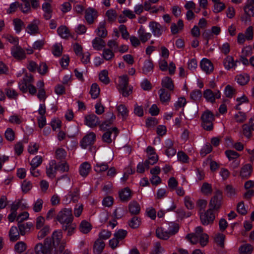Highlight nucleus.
I'll list each match as a JSON object with an SVG mask.
<instances>
[{
    "instance_id": "47",
    "label": "nucleus",
    "mask_w": 254,
    "mask_h": 254,
    "mask_svg": "<svg viewBox=\"0 0 254 254\" xmlns=\"http://www.w3.org/2000/svg\"><path fill=\"white\" fill-rule=\"evenodd\" d=\"M141 223L140 218L137 216L133 217L131 219L128 221V225L132 229L138 228Z\"/></svg>"
},
{
    "instance_id": "16",
    "label": "nucleus",
    "mask_w": 254,
    "mask_h": 254,
    "mask_svg": "<svg viewBox=\"0 0 254 254\" xmlns=\"http://www.w3.org/2000/svg\"><path fill=\"white\" fill-rule=\"evenodd\" d=\"M200 65L202 70L206 74L210 73L214 69L212 63L207 59H203L200 62Z\"/></svg>"
},
{
    "instance_id": "43",
    "label": "nucleus",
    "mask_w": 254,
    "mask_h": 254,
    "mask_svg": "<svg viewBox=\"0 0 254 254\" xmlns=\"http://www.w3.org/2000/svg\"><path fill=\"white\" fill-rule=\"evenodd\" d=\"M241 254H251L253 250V246L249 244L241 246L239 249Z\"/></svg>"
},
{
    "instance_id": "39",
    "label": "nucleus",
    "mask_w": 254,
    "mask_h": 254,
    "mask_svg": "<svg viewBox=\"0 0 254 254\" xmlns=\"http://www.w3.org/2000/svg\"><path fill=\"white\" fill-rule=\"evenodd\" d=\"M236 80L238 84L241 85H244L250 80V76L246 73L240 74L236 77Z\"/></svg>"
},
{
    "instance_id": "12",
    "label": "nucleus",
    "mask_w": 254,
    "mask_h": 254,
    "mask_svg": "<svg viewBox=\"0 0 254 254\" xmlns=\"http://www.w3.org/2000/svg\"><path fill=\"white\" fill-rule=\"evenodd\" d=\"M203 97L207 101L214 103L216 99H219L220 98L221 93L218 90H216L213 92L210 89H206L203 92Z\"/></svg>"
},
{
    "instance_id": "7",
    "label": "nucleus",
    "mask_w": 254,
    "mask_h": 254,
    "mask_svg": "<svg viewBox=\"0 0 254 254\" xmlns=\"http://www.w3.org/2000/svg\"><path fill=\"white\" fill-rule=\"evenodd\" d=\"M201 223L203 225H208L213 222L215 215L211 209H208L205 212H199Z\"/></svg>"
},
{
    "instance_id": "35",
    "label": "nucleus",
    "mask_w": 254,
    "mask_h": 254,
    "mask_svg": "<svg viewBox=\"0 0 254 254\" xmlns=\"http://www.w3.org/2000/svg\"><path fill=\"white\" fill-rule=\"evenodd\" d=\"M76 225L74 223H71L69 224L62 227L63 230L67 231V236L70 237L73 235L76 231Z\"/></svg>"
},
{
    "instance_id": "28",
    "label": "nucleus",
    "mask_w": 254,
    "mask_h": 254,
    "mask_svg": "<svg viewBox=\"0 0 254 254\" xmlns=\"http://www.w3.org/2000/svg\"><path fill=\"white\" fill-rule=\"evenodd\" d=\"M20 233L16 226L11 227L9 232V240L11 242H15L20 239Z\"/></svg>"
},
{
    "instance_id": "1",
    "label": "nucleus",
    "mask_w": 254,
    "mask_h": 254,
    "mask_svg": "<svg viewBox=\"0 0 254 254\" xmlns=\"http://www.w3.org/2000/svg\"><path fill=\"white\" fill-rule=\"evenodd\" d=\"M57 221L63 226L69 224L73 222V216L72 210L69 208H64L61 210L57 216Z\"/></svg>"
},
{
    "instance_id": "3",
    "label": "nucleus",
    "mask_w": 254,
    "mask_h": 254,
    "mask_svg": "<svg viewBox=\"0 0 254 254\" xmlns=\"http://www.w3.org/2000/svg\"><path fill=\"white\" fill-rule=\"evenodd\" d=\"M34 250L36 254H52L53 248L52 246L51 239L50 238L45 239L43 244L41 243L37 244L35 246Z\"/></svg>"
},
{
    "instance_id": "45",
    "label": "nucleus",
    "mask_w": 254,
    "mask_h": 254,
    "mask_svg": "<svg viewBox=\"0 0 254 254\" xmlns=\"http://www.w3.org/2000/svg\"><path fill=\"white\" fill-rule=\"evenodd\" d=\"M225 236L223 234H217L216 235L214 240L217 246L221 248H223L224 247V240Z\"/></svg>"
},
{
    "instance_id": "6",
    "label": "nucleus",
    "mask_w": 254,
    "mask_h": 254,
    "mask_svg": "<svg viewBox=\"0 0 254 254\" xmlns=\"http://www.w3.org/2000/svg\"><path fill=\"white\" fill-rule=\"evenodd\" d=\"M223 200V195L222 191L217 190L214 196L211 198L209 203V209L212 211H218L221 207Z\"/></svg>"
},
{
    "instance_id": "61",
    "label": "nucleus",
    "mask_w": 254,
    "mask_h": 254,
    "mask_svg": "<svg viewBox=\"0 0 254 254\" xmlns=\"http://www.w3.org/2000/svg\"><path fill=\"white\" fill-rule=\"evenodd\" d=\"M178 159L183 163H187L189 161V157L183 151H179L177 153Z\"/></svg>"
},
{
    "instance_id": "53",
    "label": "nucleus",
    "mask_w": 254,
    "mask_h": 254,
    "mask_svg": "<svg viewBox=\"0 0 254 254\" xmlns=\"http://www.w3.org/2000/svg\"><path fill=\"white\" fill-rule=\"evenodd\" d=\"M43 159L41 156L37 155L35 156L31 161L30 165L33 168H36L42 162Z\"/></svg>"
},
{
    "instance_id": "41",
    "label": "nucleus",
    "mask_w": 254,
    "mask_h": 254,
    "mask_svg": "<svg viewBox=\"0 0 254 254\" xmlns=\"http://www.w3.org/2000/svg\"><path fill=\"white\" fill-rule=\"evenodd\" d=\"M99 78L105 84H108L110 83V80L108 77V71L107 70H103L100 72Z\"/></svg>"
},
{
    "instance_id": "11",
    "label": "nucleus",
    "mask_w": 254,
    "mask_h": 254,
    "mask_svg": "<svg viewBox=\"0 0 254 254\" xmlns=\"http://www.w3.org/2000/svg\"><path fill=\"white\" fill-rule=\"evenodd\" d=\"M96 139V134L93 132L87 133L80 141V146L82 148L86 149L88 146L93 144Z\"/></svg>"
},
{
    "instance_id": "37",
    "label": "nucleus",
    "mask_w": 254,
    "mask_h": 254,
    "mask_svg": "<svg viewBox=\"0 0 254 254\" xmlns=\"http://www.w3.org/2000/svg\"><path fill=\"white\" fill-rule=\"evenodd\" d=\"M153 69V64L152 61L150 59L145 61L142 67V72L147 74L149 72L152 71Z\"/></svg>"
},
{
    "instance_id": "33",
    "label": "nucleus",
    "mask_w": 254,
    "mask_h": 254,
    "mask_svg": "<svg viewBox=\"0 0 254 254\" xmlns=\"http://www.w3.org/2000/svg\"><path fill=\"white\" fill-rule=\"evenodd\" d=\"M57 32L59 35L64 39L68 38L70 35L68 29L64 25H62L58 27Z\"/></svg>"
},
{
    "instance_id": "48",
    "label": "nucleus",
    "mask_w": 254,
    "mask_h": 254,
    "mask_svg": "<svg viewBox=\"0 0 254 254\" xmlns=\"http://www.w3.org/2000/svg\"><path fill=\"white\" fill-rule=\"evenodd\" d=\"M56 158L60 160H63L66 156V152L62 148H59L56 150Z\"/></svg>"
},
{
    "instance_id": "23",
    "label": "nucleus",
    "mask_w": 254,
    "mask_h": 254,
    "mask_svg": "<svg viewBox=\"0 0 254 254\" xmlns=\"http://www.w3.org/2000/svg\"><path fill=\"white\" fill-rule=\"evenodd\" d=\"M119 196L122 201L127 202L131 198V190L128 187L125 188L119 192Z\"/></svg>"
},
{
    "instance_id": "44",
    "label": "nucleus",
    "mask_w": 254,
    "mask_h": 254,
    "mask_svg": "<svg viewBox=\"0 0 254 254\" xmlns=\"http://www.w3.org/2000/svg\"><path fill=\"white\" fill-rule=\"evenodd\" d=\"M165 251L164 249L159 242H156L153 245V248L150 254H162Z\"/></svg>"
},
{
    "instance_id": "29",
    "label": "nucleus",
    "mask_w": 254,
    "mask_h": 254,
    "mask_svg": "<svg viewBox=\"0 0 254 254\" xmlns=\"http://www.w3.org/2000/svg\"><path fill=\"white\" fill-rule=\"evenodd\" d=\"M156 236L161 239L167 240L171 235L166 228H158L156 230Z\"/></svg>"
},
{
    "instance_id": "62",
    "label": "nucleus",
    "mask_w": 254,
    "mask_h": 254,
    "mask_svg": "<svg viewBox=\"0 0 254 254\" xmlns=\"http://www.w3.org/2000/svg\"><path fill=\"white\" fill-rule=\"evenodd\" d=\"M212 146L210 144H206L200 150V155L202 157L205 156L212 151Z\"/></svg>"
},
{
    "instance_id": "31",
    "label": "nucleus",
    "mask_w": 254,
    "mask_h": 254,
    "mask_svg": "<svg viewBox=\"0 0 254 254\" xmlns=\"http://www.w3.org/2000/svg\"><path fill=\"white\" fill-rule=\"evenodd\" d=\"M105 243L100 239H97L94 245L93 252L95 254H100L105 248Z\"/></svg>"
},
{
    "instance_id": "22",
    "label": "nucleus",
    "mask_w": 254,
    "mask_h": 254,
    "mask_svg": "<svg viewBox=\"0 0 254 254\" xmlns=\"http://www.w3.org/2000/svg\"><path fill=\"white\" fill-rule=\"evenodd\" d=\"M161 85L162 86V88H166L169 91L172 92L174 89L173 81L172 79L168 76H166L162 79Z\"/></svg>"
},
{
    "instance_id": "9",
    "label": "nucleus",
    "mask_w": 254,
    "mask_h": 254,
    "mask_svg": "<svg viewBox=\"0 0 254 254\" xmlns=\"http://www.w3.org/2000/svg\"><path fill=\"white\" fill-rule=\"evenodd\" d=\"M149 27L153 35L155 37H160L165 30L164 26L155 21L150 22Z\"/></svg>"
},
{
    "instance_id": "59",
    "label": "nucleus",
    "mask_w": 254,
    "mask_h": 254,
    "mask_svg": "<svg viewBox=\"0 0 254 254\" xmlns=\"http://www.w3.org/2000/svg\"><path fill=\"white\" fill-rule=\"evenodd\" d=\"M186 238L192 244H196L199 242V236L197 235L196 234H189L187 235Z\"/></svg>"
},
{
    "instance_id": "57",
    "label": "nucleus",
    "mask_w": 254,
    "mask_h": 254,
    "mask_svg": "<svg viewBox=\"0 0 254 254\" xmlns=\"http://www.w3.org/2000/svg\"><path fill=\"white\" fill-rule=\"evenodd\" d=\"M102 56L105 60L109 61L114 57V54L111 49H105L103 50Z\"/></svg>"
},
{
    "instance_id": "5",
    "label": "nucleus",
    "mask_w": 254,
    "mask_h": 254,
    "mask_svg": "<svg viewBox=\"0 0 254 254\" xmlns=\"http://www.w3.org/2000/svg\"><path fill=\"white\" fill-rule=\"evenodd\" d=\"M128 78L127 75H124L119 77L118 85L120 92L123 96L127 97L132 92V89L128 87Z\"/></svg>"
},
{
    "instance_id": "20",
    "label": "nucleus",
    "mask_w": 254,
    "mask_h": 254,
    "mask_svg": "<svg viewBox=\"0 0 254 254\" xmlns=\"http://www.w3.org/2000/svg\"><path fill=\"white\" fill-rule=\"evenodd\" d=\"M238 61H234L233 58L231 56H228L223 61L224 66L227 70H230L232 68L237 67Z\"/></svg>"
},
{
    "instance_id": "32",
    "label": "nucleus",
    "mask_w": 254,
    "mask_h": 254,
    "mask_svg": "<svg viewBox=\"0 0 254 254\" xmlns=\"http://www.w3.org/2000/svg\"><path fill=\"white\" fill-rule=\"evenodd\" d=\"M79 193L78 189H74L73 191H69L66 196V202H69L71 200H72L73 202L77 201L79 197Z\"/></svg>"
},
{
    "instance_id": "19",
    "label": "nucleus",
    "mask_w": 254,
    "mask_h": 254,
    "mask_svg": "<svg viewBox=\"0 0 254 254\" xmlns=\"http://www.w3.org/2000/svg\"><path fill=\"white\" fill-rule=\"evenodd\" d=\"M96 32L99 38H104L107 37L108 32L106 28L105 21L104 20L99 23Z\"/></svg>"
},
{
    "instance_id": "55",
    "label": "nucleus",
    "mask_w": 254,
    "mask_h": 254,
    "mask_svg": "<svg viewBox=\"0 0 254 254\" xmlns=\"http://www.w3.org/2000/svg\"><path fill=\"white\" fill-rule=\"evenodd\" d=\"M201 190L203 194L206 195L211 194L212 191L211 185L208 183H203Z\"/></svg>"
},
{
    "instance_id": "2",
    "label": "nucleus",
    "mask_w": 254,
    "mask_h": 254,
    "mask_svg": "<svg viewBox=\"0 0 254 254\" xmlns=\"http://www.w3.org/2000/svg\"><path fill=\"white\" fill-rule=\"evenodd\" d=\"M63 238V233L61 230L55 231L52 235V246L57 251V247H59L58 251L62 253L65 246V242L64 241L62 242Z\"/></svg>"
},
{
    "instance_id": "63",
    "label": "nucleus",
    "mask_w": 254,
    "mask_h": 254,
    "mask_svg": "<svg viewBox=\"0 0 254 254\" xmlns=\"http://www.w3.org/2000/svg\"><path fill=\"white\" fill-rule=\"evenodd\" d=\"M5 92L8 98L10 99H16L18 96V93L12 88H6Z\"/></svg>"
},
{
    "instance_id": "24",
    "label": "nucleus",
    "mask_w": 254,
    "mask_h": 254,
    "mask_svg": "<svg viewBox=\"0 0 254 254\" xmlns=\"http://www.w3.org/2000/svg\"><path fill=\"white\" fill-rule=\"evenodd\" d=\"M137 33L140 41L143 43L148 41L151 37V33L146 32L143 26H140Z\"/></svg>"
},
{
    "instance_id": "38",
    "label": "nucleus",
    "mask_w": 254,
    "mask_h": 254,
    "mask_svg": "<svg viewBox=\"0 0 254 254\" xmlns=\"http://www.w3.org/2000/svg\"><path fill=\"white\" fill-rule=\"evenodd\" d=\"M166 228L167 229L171 236H172L175 235L178 232L179 226L177 223L170 222L168 224V226H166Z\"/></svg>"
},
{
    "instance_id": "40",
    "label": "nucleus",
    "mask_w": 254,
    "mask_h": 254,
    "mask_svg": "<svg viewBox=\"0 0 254 254\" xmlns=\"http://www.w3.org/2000/svg\"><path fill=\"white\" fill-rule=\"evenodd\" d=\"M109 168L108 163L105 162H98L94 166V170L97 173L107 170Z\"/></svg>"
},
{
    "instance_id": "4",
    "label": "nucleus",
    "mask_w": 254,
    "mask_h": 254,
    "mask_svg": "<svg viewBox=\"0 0 254 254\" xmlns=\"http://www.w3.org/2000/svg\"><path fill=\"white\" fill-rule=\"evenodd\" d=\"M201 126L205 130L210 131L213 129L214 116L211 111L206 110L204 112L201 116Z\"/></svg>"
},
{
    "instance_id": "54",
    "label": "nucleus",
    "mask_w": 254,
    "mask_h": 254,
    "mask_svg": "<svg viewBox=\"0 0 254 254\" xmlns=\"http://www.w3.org/2000/svg\"><path fill=\"white\" fill-rule=\"evenodd\" d=\"M250 126L247 124H245L242 126L243 134L248 138H250L252 136V130Z\"/></svg>"
},
{
    "instance_id": "17",
    "label": "nucleus",
    "mask_w": 254,
    "mask_h": 254,
    "mask_svg": "<svg viewBox=\"0 0 254 254\" xmlns=\"http://www.w3.org/2000/svg\"><path fill=\"white\" fill-rule=\"evenodd\" d=\"M171 92L168 90H166L165 88H161L158 91L159 99L161 103L163 104H167L171 99Z\"/></svg>"
},
{
    "instance_id": "18",
    "label": "nucleus",
    "mask_w": 254,
    "mask_h": 254,
    "mask_svg": "<svg viewBox=\"0 0 254 254\" xmlns=\"http://www.w3.org/2000/svg\"><path fill=\"white\" fill-rule=\"evenodd\" d=\"M56 167V161L55 160L51 161L49 167H47L46 168V174L49 178L53 179L56 177L57 171Z\"/></svg>"
},
{
    "instance_id": "56",
    "label": "nucleus",
    "mask_w": 254,
    "mask_h": 254,
    "mask_svg": "<svg viewBox=\"0 0 254 254\" xmlns=\"http://www.w3.org/2000/svg\"><path fill=\"white\" fill-rule=\"evenodd\" d=\"M62 46L60 44H56L53 46L52 53L55 56L60 57L62 55Z\"/></svg>"
},
{
    "instance_id": "25",
    "label": "nucleus",
    "mask_w": 254,
    "mask_h": 254,
    "mask_svg": "<svg viewBox=\"0 0 254 254\" xmlns=\"http://www.w3.org/2000/svg\"><path fill=\"white\" fill-rule=\"evenodd\" d=\"M128 210L129 213L132 215L138 214L140 211L139 204L136 201H131L128 204Z\"/></svg>"
},
{
    "instance_id": "50",
    "label": "nucleus",
    "mask_w": 254,
    "mask_h": 254,
    "mask_svg": "<svg viewBox=\"0 0 254 254\" xmlns=\"http://www.w3.org/2000/svg\"><path fill=\"white\" fill-rule=\"evenodd\" d=\"M117 109L119 113L122 116L123 119H126L128 116V111L125 105L121 104L117 106Z\"/></svg>"
},
{
    "instance_id": "15",
    "label": "nucleus",
    "mask_w": 254,
    "mask_h": 254,
    "mask_svg": "<svg viewBox=\"0 0 254 254\" xmlns=\"http://www.w3.org/2000/svg\"><path fill=\"white\" fill-rule=\"evenodd\" d=\"M253 167L251 164H246L242 166L240 172V176L243 179H248L252 175Z\"/></svg>"
},
{
    "instance_id": "26",
    "label": "nucleus",
    "mask_w": 254,
    "mask_h": 254,
    "mask_svg": "<svg viewBox=\"0 0 254 254\" xmlns=\"http://www.w3.org/2000/svg\"><path fill=\"white\" fill-rule=\"evenodd\" d=\"M42 9L44 11L43 16L46 20H49L52 17L53 10L51 5L49 2H45L42 4Z\"/></svg>"
},
{
    "instance_id": "27",
    "label": "nucleus",
    "mask_w": 254,
    "mask_h": 254,
    "mask_svg": "<svg viewBox=\"0 0 254 254\" xmlns=\"http://www.w3.org/2000/svg\"><path fill=\"white\" fill-rule=\"evenodd\" d=\"M106 116L108 118H109V119L106 120L100 126V127L101 130H106L107 127H109L110 126L116 118L115 116L111 112H108L106 114Z\"/></svg>"
},
{
    "instance_id": "36",
    "label": "nucleus",
    "mask_w": 254,
    "mask_h": 254,
    "mask_svg": "<svg viewBox=\"0 0 254 254\" xmlns=\"http://www.w3.org/2000/svg\"><path fill=\"white\" fill-rule=\"evenodd\" d=\"M79 230L83 234H87L89 233L91 229V225L86 220H83L80 223L79 227Z\"/></svg>"
},
{
    "instance_id": "8",
    "label": "nucleus",
    "mask_w": 254,
    "mask_h": 254,
    "mask_svg": "<svg viewBox=\"0 0 254 254\" xmlns=\"http://www.w3.org/2000/svg\"><path fill=\"white\" fill-rule=\"evenodd\" d=\"M119 133L117 127H113L107 130L102 135V140L104 142L110 144L115 139Z\"/></svg>"
},
{
    "instance_id": "60",
    "label": "nucleus",
    "mask_w": 254,
    "mask_h": 254,
    "mask_svg": "<svg viewBox=\"0 0 254 254\" xmlns=\"http://www.w3.org/2000/svg\"><path fill=\"white\" fill-rule=\"evenodd\" d=\"M111 235L112 233L110 231L104 229L99 233L98 239H100L102 241L103 240H107L111 237Z\"/></svg>"
},
{
    "instance_id": "42",
    "label": "nucleus",
    "mask_w": 254,
    "mask_h": 254,
    "mask_svg": "<svg viewBox=\"0 0 254 254\" xmlns=\"http://www.w3.org/2000/svg\"><path fill=\"white\" fill-rule=\"evenodd\" d=\"M90 93L93 99H96L100 93V88L97 83H93L91 86Z\"/></svg>"
},
{
    "instance_id": "14",
    "label": "nucleus",
    "mask_w": 254,
    "mask_h": 254,
    "mask_svg": "<svg viewBox=\"0 0 254 254\" xmlns=\"http://www.w3.org/2000/svg\"><path fill=\"white\" fill-rule=\"evenodd\" d=\"M100 123L99 118L94 114L85 117V124L93 128L96 127Z\"/></svg>"
},
{
    "instance_id": "58",
    "label": "nucleus",
    "mask_w": 254,
    "mask_h": 254,
    "mask_svg": "<svg viewBox=\"0 0 254 254\" xmlns=\"http://www.w3.org/2000/svg\"><path fill=\"white\" fill-rule=\"evenodd\" d=\"M26 249V245L23 242H19L17 243L14 246L15 251L18 253H21L25 251Z\"/></svg>"
},
{
    "instance_id": "10",
    "label": "nucleus",
    "mask_w": 254,
    "mask_h": 254,
    "mask_svg": "<svg viewBox=\"0 0 254 254\" xmlns=\"http://www.w3.org/2000/svg\"><path fill=\"white\" fill-rule=\"evenodd\" d=\"M11 54L15 59L18 60H22L26 58L24 50L19 45L11 47Z\"/></svg>"
},
{
    "instance_id": "64",
    "label": "nucleus",
    "mask_w": 254,
    "mask_h": 254,
    "mask_svg": "<svg viewBox=\"0 0 254 254\" xmlns=\"http://www.w3.org/2000/svg\"><path fill=\"white\" fill-rule=\"evenodd\" d=\"M234 117L236 121L240 123L245 122L247 119L246 114L242 112H239L235 114Z\"/></svg>"
},
{
    "instance_id": "49",
    "label": "nucleus",
    "mask_w": 254,
    "mask_h": 254,
    "mask_svg": "<svg viewBox=\"0 0 254 254\" xmlns=\"http://www.w3.org/2000/svg\"><path fill=\"white\" fill-rule=\"evenodd\" d=\"M106 15L108 17V21L111 22L115 21L117 16L116 11L113 9L107 10L106 12Z\"/></svg>"
},
{
    "instance_id": "21",
    "label": "nucleus",
    "mask_w": 254,
    "mask_h": 254,
    "mask_svg": "<svg viewBox=\"0 0 254 254\" xmlns=\"http://www.w3.org/2000/svg\"><path fill=\"white\" fill-rule=\"evenodd\" d=\"M32 226V223L31 222L21 223L19 222L18 227L20 235L24 236L27 233L29 232Z\"/></svg>"
},
{
    "instance_id": "46",
    "label": "nucleus",
    "mask_w": 254,
    "mask_h": 254,
    "mask_svg": "<svg viewBox=\"0 0 254 254\" xmlns=\"http://www.w3.org/2000/svg\"><path fill=\"white\" fill-rule=\"evenodd\" d=\"M50 228L49 226H45L41 229L38 232L37 238L39 240L43 239L45 237L48 235L50 232Z\"/></svg>"
},
{
    "instance_id": "13",
    "label": "nucleus",
    "mask_w": 254,
    "mask_h": 254,
    "mask_svg": "<svg viewBox=\"0 0 254 254\" xmlns=\"http://www.w3.org/2000/svg\"><path fill=\"white\" fill-rule=\"evenodd\" d=\"M98 17L97 10L92 7H88L85 11V18L89 24H92Z\"/></svg>"
},
{
    "instance_id": "30",
    "label": "nucleus",
    "mask_w": 254,
    "mask_h": 254,
    "mask_svg": "<svg viewBox=\"0 0 254 254\" xmlns=\"http://www.w3.org/2000/svg\"><path fill=\"white\" fill-rule=\"evenodd\" d=\"M92 46L93 48L97 51L102 49L105 46V42L101 38L96 37L92 40Z\"/></svg>"
},
{
    "instance_id": "52",
    "label": "nucleus",
    "mask_w": 254,
    "mask_h": 254,
    "mask_svg": "<svg viewBox=\"0 0 254 254\" xmlns=\"http://www.w3.org/2000/svg\"><path fill=\"white\" fill-rule=\"evenodd\" d=\"M127 232L124 229H119L114 234V237H116L119 241L124 239L127 236Z\"/></svg>"
},
{
    "instance_id": "34",
    "label": "nucleus",
    "mask_w": 254,
    "mask_h": 254,
    "mask_svg": "<svg viewBox=\"0 0 254 254\" xmlns=\"http://www.w3.org/2000/svg\"><path fill=\"white\" fill-rule=\"evenodd\" d=\"M91 169V166L89 163L87 162L83 163L80 166L79 173L80 175L83 177H86Z\"/></svg>"
},
{
    "instance_id": "51",
    "label": "nucleus",
    "mask_w": 254,
    "mask_h": 254,
    "mask_svg": "<svg viewBox=\"0 0 254 254\" xmlns=\"http://www.w3.org/2000/svg\"><path fill=\"white\" fill-rule=\"evenodd\" d=\"M57 171L61 172H67L69 170V166L66 162H60L59 164L56 163V167Z\"/></svg>"
}]
</instances>
